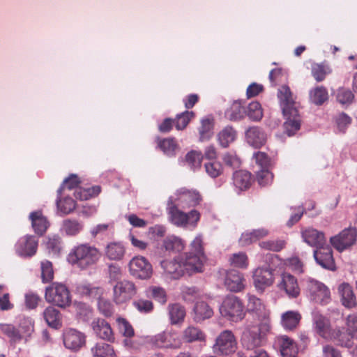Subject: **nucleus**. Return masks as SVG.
Listing matches in <instances>:
<instances>
[{
    "instance_id": "obj_1",
    "label": "nucleus",
    "mask_w": 357,
    "mask_h": 357,
    "mask_svg": "<svg viewBox=\"0 0 357 357\" xmlns=\"http://www.w3.org/2000/svg\"><path fill=\"white\" fill-rule=\"evenodd\" d=\"M247 309L262 317L259 324L248 325L243 333L242 344L247 349L252 350L262 344L264 337L271 329L270 312L259 298L250 294L248 295Z\"/></svg>"
},
{
    "instance_id": "obj_2",
    "label": "nucleus",
    "mask_w": 357,
    "mask_h": 357,
    "mask_svg": "<svg viewBox=\"0 0 357 357\" xmlns=\"http://www.w3.org/2000/svg\"><path fill=\"white\" fill-rule=\"evenodd\" d=\"M278 98L286 119L284 123L285 132L289 136H291L300 129L301 118L289 86H282L278 89Z\"/></svg>"
},
{
    "instance_id": "obj_3",
    "label": "nucleus",
    "mask_w": 357,
    "mask_h": 357,
    "mask_svg": "<svg viewBox=\"0 0 357 357\" xmlns=\"http://www.w3.org/2000/svg\"><path fill=\"white\" fill-rule=\"evenodd\" d=\"M101 253L95 246L82 243L74 247L68 255V261L81 269L95 265L100 259Z\"/></svg>"
},
{
    "instance_id": "obj_4",
    "label": "nucleus",
    "mask_w": 357,
    "mask_h": 357,
    "mask_svg": "<svg viewBox=\"0 0 357 357\" xmlns=\"http://www.w3.org/2000/svg\"><path fill=\"white\" fill-rule=\"evenodd\" d=\"M167 213L169 221L180 227H195L200 219V213L197 210H192L189 213L181 211L174 203L173 197L168 202Z\"/></svg>"
},
{
    "instance_id": "obj_5",
    "label": "nucleus",
    "mask_w": 357,
    "mask_h": 357,
    "mask_svg": "<svg viewBox=\"0 0 357 357\" xmlns=\"http://www.w3.org/2000/svg\"><path fill=\"white\" fill-rule=\"evenodd\" d=\"M186 259L185 266L190 271L201 273L204 269V263L206 261L203 241L201 235L195 237L190 245V251L183 255Z\"/></svg>"
},
{
    "instance_id": "obj_6",
    "label": "nucleus",
    "mask_w": 357,
    "mask_h": 357,
    "mask_svg": "<svg viewBox=\"0 0 357 357\" xmlns=\"http://www.w3.org/2000/svg\"><path fill=\"white\" fill-rule=\"evenodd\" d=\"M220 314L227 320L238 322L245 317V312L242 301L235 296L224 298L219 308Z\"/></svg>"
},
{
    "instance_id": "obj_7",
    "label": "nucleus",
    "mask_w": 357,
    "mask_h": 357,
    "mask_svg": "<svg viewBox=\"0 0 357 357\" xmlns=\"http://www.w3.org/2000/svg\"><path fill=\"white\" fill-rule=\"evenodd\" d=\"M45 298L47 302L59 307L69 306L71 296L67 287L61 283L54 282L46 287Z\"/></svg>"
},
{
    "instance_id": "obj_8",
    "label": "nucleus",
    "mask_w": 357,
    "mask_h": 357,
    "mask_svg": "<svg viewBox=\"0 0 357 357\" xmlns=\"http://www.w3.org/2000/svg\"><path fill=\"white\" fill-rule=\"evenodd\" d=\"M186 259L183 255H179L172 260H162L160 266L164 274L171 279H178L185 273L192 275L196 273L195 271H190L187 268Z\"/></svg>"
},
{
    "instance_id": "obj_9",
    "label": "nucleus",
    "mask_w": 357,
    "mask_h": 357,
    "mask_svg": "<svg viewBox=\"0 0 357 357\" xmlns=\"http://www.w3.org/2000/svg\"><path fill=\"white\" fill-rule=\"evenodd\" d=\"M237 349V341L232 333L229 330L221 332L216 337L213 346V353L217 356H227L235 353Z\"/></svg>"
},
{
    "instance_id": "obj_10",
    "label": "nucleus",
    "mask_w": 357,
    "mask_h": 357,
    "mask_svg": "<svg viewBox=\"0 0 357 357\" xmlns=\"http://www.w3.org/2000/svg\"><path fill=\"white\" fill-rule=\"evenodd\" d=\"M113 301L121 305L130 301L137 292V288L135 283L128 280L118 281L113 286Z\"/></svg>"
},
{
    "instance_id": "obj_11",
    "label": "nucleus",
    "mask_w": 357,
    "mask_h": 357,
    "mask_svg": "<svg viewBox=\"0 0 357 357\" xmlns=\"http://www.w3.org/2000/svg\"><path fill=\"white\" fill-rule=\"evenodd\" d=\"M313 325L316 333L321 337L334 340L337 342V337L340 335L337 328L333 329L330 320L318 312H313Z\"/></svg>"
},
{
    "instance_id": "obj_12",
    "label": "nucleus",
    "mask_w": 357,
    "mask_h": 357,
    "mask_svg": "<svg viewBox=\"0 0 357 357\" xmlns=\"http://www.w3.org/2000/svg\"><path fill=\"white\" fill-rule=\"evenodd\" d=\"M128 267L130 275L139 279H149L153 274L151 264L146 258L142 256H136L132 258Z\"/></svg>"
},
{
    "instance_id": "obj_13",
    "label": "nucleus",
    "mask_w": 357,
    "mask_h": 357,
    "mask_svg": "<svg viewBox=\"0 0 357 357\" xmlns=\"http://www.w3.org/2000/svg\"><path fill=\"white\" fill-rule=\"evenodd\" d=\"M356 230L354 228H347L342 230L337 235L331 237L330 242L337 251L343 252L356 243Z\"/></svg>"
},
{
    "instance_id": "obj_14",
    "label": "nucleus",
    "mask_w": 357,
    "mask_h": 357,
    "mask_svg": "<svg viewBox=\"0 0 357 357\" xmlns=\"http://www.w3.org/2000/svg\"><path fill=\"white\" fill-rule=\"evenodd\" d=\"M253 284L258 291L263 292L274 283L273 269L261 266L252 272Z\"/></svg>"
},
{
    "instance_id": "obj_15",
    "label": "nucleus",
    "mask_w": 357,
    "mask_h": 357,
    "mask_svg": "<svg viewBox=\"0 0 357 357\" xmlns=\"http://www.w3.org/2000/svg\"><path fill=\"white\" fill-rule=\"evenodd\" d=\"M347 331L337 328L340 335L337 337V344L342 347H351L352 339H357V316L355 314L349 315L346 319Z\"/></svg>"
},
{
    "instance_id": "obj_16",
    "label": "nucleus",
    "mask_w": 357,
    "mask_h": 357,
    "mask_svg": "<svg viewBox=\"0 0 357 357\" xmlns=\"http://www.w3.org/2000/svg\"><path fill=\"white\" fill-rule=\"evenodd\" d=\"M64 347L71 351H78L86 344L85 335L74 328H67L63 333Z\"/></svg>"
},
{
    "instance_id": "obj_17",
    "label": "nucleus",
    "mask_w": 357,
    "mask_h": 357,
    "mask_svg": "<svg viewBox=\"0 0 357 357\" xmlns=\"http://www.w3.org/2000/svg\"><path fill=\"white\" fill-rule=\"evenodd\" d=\"M202 200V196L197 190L181 188L176 191L173 202H177L178 206L185 208L199 204Z\"/></svg>"
},
{
    "instance_id": "obj_18",
    "label": "nucleus",
    "mask_w": 357,
    "mask_h": 357,
    "mask_svg": "<svg viewBox=\"0 0 357 357\" xmlns=\"http://www.w3.org/2000/svg\"><path fill=\"white\" fill-rule=\"evenodd\" d=\"M277 287L291 298H297L300 294L301 289L297 279L287 273H283L280 275Z\"/></svg>"
},
{
    "instance_id": "obj_19",
    "label": "nucleus",
    "mask_w": 357,
    "mask_h": 357,
    "mask_svg": "<svg viewBox=\"0 0 357 357\" xmlns=\"http://www.w3.org/2000/svg\"><path fill=\"white\" fill-rule=\"evenodd\" d=\"M307 290L316 303L325 304L330 300L329 289L322 283L313 279L307 280Z\"/></svg>"
},
{
    "instance_id": "obj_20",
    "label": "nucleus",
    "mask_w": 357,
    "mask_h": 357,
    "mask_svg": "<svg viewBox=\"0 0 357 357\" xmlns=\"http://www.w3.org/2000/svg\"><path fill=\"white\" fill-rule=\"evenodd\" d=\"M245 280L243 275L236 270L225 271L224 284L230 291L238 292L244 289Z\"/></svg>"
},
{
    "instance_id": "obj_21",
    "label": "nucleus",
    "mask_w": 357,
    "mask_h": 357,
    "mask_svg": "<svg viewBox=\"0 0 357 357\" xmlns=\"http://www.w3.org/2000/svg\"><path fill=\"white\" fill-rule=\"evenodd\" d=\"M91 326L93 333L99 338L113 342L115 340L114 332L110 324L103 319H96L92 321Z\"/></svg>"
},
{
    "instance_id": "obj_22",
    "label": "nucleus",
    "mask_w": 357,
    "mask_h": 357,
    "mask_svg": "<svg viewBox=\"0 0 357 357\" xmlns=\"http://www.w3.org/2000/svg\"><path fill=\"white\" fill-rule=\"evenodd\" d=\"M38 241L33 236L21 238L15 245L16 252L22 257H31L36 253Z\"/></svg>"
},
{
    "instance_id": "obj_23",
    "label": "nucleus",
    "mask_w": 357,
    "mask_h": 357,
    "mask_svg": "<svg viewBox=\"0 0 357 357\" xmlns=\"http://www.w3.org/2000/svg\"><path fill=\"white\" fill-rule=\"evenodd\" d=\"M156 344L160 347L178 349L182 345V337L176 331L162 333L155 336Z\"/></svg>"
},
{
    "instance_id": "obj_24",
    "label": "nucleus",
    "mask_w": 357,
    "mask_h": 357,
    "mask_svg": "<svg viewBox=\"0 0 357 357\" xmlns=\"http://www.w3.org/2000/svg\"><path fill=\"white\" fill-rule=\"evenodd\" d=\"M301 236L303 241L312 247L319 248L325 245L326 241L324 234L312 227H308L301 231Z\"/></svg>"
},
{
    "instance_id": "obj_25",
    "label": "nucleus",
    "mask_w": 357,
    "mask_h": 357,
    "mask_svg": "<svg viewBox=\"0 0 357 357\" xmlns=\"http://www.w3.org/2000/svg\"><path fill=\"white\" fill-rule=\"evenodd\" d=\"M314 257L321 266L324 268L333 270L335 268L334 259L331 248L328 245H322L314 252Z\"/></svg>"
},
{
    "instance_id": "obj_26",
    "label": "nucleus",
    "mask_w": 357,
    "mask_h": 357,
    "mask_svg": "<svg viewBox=\"0 0 357 357\" xmlns=\"http://www.w3.org/2000/svg\"><path fill=\"white\" fill-rule=\"evenodd\" d=\"M247 142L254 148L259 149L265 145L267 140L266 132L260 128L253 126L245 131Z\"/></svg>"
},
{
    "instance_id": "obj_27",
    "label": "nucleus",
    "mask_w": 357,
    "mask_h": 357,
    "mask_svg": "<svg viewBox=\"0 0 357 357\" xmlns=\"http://www.w3.org/2000/svg\"><path fill=\"white\" fill-rule=\"evenodd\" d=\"M338 294L341 303L345 307L351 309L356 307V297L349 284L347 282L340 284L338 287Z\"/></svg>"
},
{
    "instance_id": "obj_28",
    "label": "nucleus",
    "mask_w": 357,
    "mask_h": 357,
    "mask_svg": "<svg viewBox=\"0 0 357 357\" xmlns=\"http://www.w3.org/2000/svg\"><path fill=\"white\" fill-rule=\"evenodd\" d=\"M182 340L187 343L194 342H205L206 335L198 327L189 326L182 332Z\"/></svg>"
},
{
    "instance_id": "obj_29",
    "label": "nucleus",
    "mask_w": 357,
    "mask_h": 357,
    "mask_svg": "<svg viewBox=\"0 0 357 357\" xmlns=\"http://www.w3.org/2000/svg\"><path fill=\"white\" fill-rule=\"evenodd\" d=\"M193 319L196 322H201L213 315V310L209 305L204 301H198L195 305Z\"/></svg>"
},
{
    "instance_id": "obj_30",
    "label": "nucleus",
    "mask_w": 357,
    "mask_h": 357,
    "mask_svg": "<svg viewBox=\"0 0 357 357\" xmlns=\"http://www.w3.org/2000/svg\"><path fill=\"white\" fill-rule=\"evenodd\" d=\"M252 183V176L247 171L235 172L233 174V184L238 190L248 189Z\"/></svg>"
},
{
    "instance_id": "obj_31",
    "label": "nucleus",
    "mask_w": 357,
    "mask_h": 357,
    "mask_svg": "<svg viewBox=\"0 0 357 357\" xmlns=\"http://www.w3.org/2000/svg\"><path fill=\"white\" fill-rule=\"evenodd\" d=\"M280 347V352L283 357H291L297 354L298 349L293 340L286 335H282L278 338Z\"/></svg>"
},
{
    "instance_id": "obj_32",
    "label": "nucleus",
    "mask_w": 357,
    "mask_h": 357,
    "mask_svg": "<svg viewBox=\"0 0 357 357\" xmlns=\"http://www.w3.org/2000/svg\"><path fill=\"white\" fill-rule=\"evenodd\" d=\"M301 319V315L297 311H287L282 314L281 324L287 331L295 329Z\"/></svg>"
},
{
    "instance_id": "obj_33",
    "label": "nucleus",
    "mask_w": 357,
    "mask_h": 357,
    "mask_svg": "<svg viewBox=\"0 0 357 357\" xmlns=\"http://www.w3.org/2000/svg\"><path fill=\"white\" fill-rule=\"evenodd\" d=\"M185 245L181 238L171 236L164 239L162 248L167 252H179L184 250Z\"/></svg>"
},
{
    "instance_id": "obj_34",
    "label": "nucleus",
    "mask_w": 357,
    "mask_h": 357,
    "mask_svg": "<svg viewBox=\"0 0 357 357\" xmlns=\"http://www.w3.org/2000/svg\"><path fill=\"white\" fill-rule=\"evenodd\" d=\"M105 255L109 260H121L125 255V248L119 243H110L105 249Z\"/></svg>"
},
{
    "instance_id": "obj_35",
    "label": "nucleus",
    "mask_w": 357,
    "mask_h": 357,
    "mask_svg": "<svg viewBox=\"0 0 357 357\" xmlns=\"http://www.w3.org/2000/svg\"><path fill=\"white\" fill-rule=\"evenodd\" d=\"M30 219L35 232L42 235L48 227V222L46 218L40 212L37 211L30 214Z\"/></svg>"
},
{
    "instance_id": "obj_36",
    "label": "nucleus",
    "mask_w": 357,
    "mask_h": 357,
    "mask_svg": "<svg viewBox=\"0 0 357 357\" xmlns=\"http://www.w3.org/2000/svg\"><path fill=\"white\" fill-rule=\"evenodd\" d=\"M236 136V131L231 126H227L218 134V140L221 146L226 148L235 141Z\"/></svg>"
},
{
    "instance_id": "obj_37",
    "label": "nucleus",
    "mask_w": 357,
    "mask_h": 357,
    "mask_svg": "<svg viewBox=\"0 0 357 357\" xmlns=\"http://www.w3.org/2000/svg\"><path fill=\"white\" fill-rule=\"evenodd\" d=\"M91 352L94 357H117L112 347L103 342L96 344Z\"/></svg>"
},
{
    "instance_id": "obj_38",
    "label": "nucleus",
    "mask_w": 357,
    "mask_h": 357,
    "mask_svg": "<svg viewBox=\"0 0 357 357\" xmlns=\"http://www.w3.org/2000/svg\"><path fill=\"white\" fill-rule=\"evenodd\" d=\"M169 319L172 324L182 323L185 317V308L179 304H172L168 306Z\"/></svg>"
},
{
    "instance_id": "obj_39",
    "label": "nucleus",
    "mask_w": 357,
    "mask_h": 357,
    "mask_svg": "<svg viewBox=\"0 0 357 357\" xmlns=\"http://www.w3.org/2000/svg\"><path fill=\"white\" fill-rule=\"evenodd\" d=\"M43 316L50 326L57 328L61 326L59 312L54 307L50 306L47 307L43 312Z\"/></svg>"
},
{
    "instance_id": "obj_40",
    "label": "nucleus",
    "mask_w": 357,
    "mask_h": 357,
    "mask_svg": "<svg viewBox=\"0 0 357 357\" xmlns=\"http://www.w3.org/2000/svg\"><path fill=\"white\" fill-rule=\"evenodd\" d=\"M213 122L208 118L203 119L201 121V126L199 128V141L205 142L209 140L213 135Z\"/></svg>"
},
{
    "instance_id": "obj_41",
    "label": "nucleus",
    "mask_w": 357,
    "mask_h": 357,
    "mask_svg": "<svg viewBox=\"0 0 357 357\" xmlns=\"http://www.w3.org/2000/svg\"><path fill=\"white\" fill-rule=\"evenodd\" d=\"M328 98V91L324 86H317L310 91V101L317 105H322Z\"/></svg>"
},
{
    "instance_id": "obj_42",
    "label": "nucleus",
    "mask_w": 357,
    "mask_h": 357,
    "mask_svg": "<svg viewBox=\"0 0 357 357\" xmlns=\"http://www.w3.org/2000/svg\"><path fill=\"white\" fill-rule=\"evenodd\" d=\"M62 230L66 235L75 236L83 229V225L76 220L67 219L63 220Z\"/></svg>"
},
{
    "instance_id": "obj_43",
    "label": "nucleus",
    "mask_w": 357,
    "mask_h": 357,
    "mask_svg": "<svg viewBox=\"0 0 357 357\" xmlns=\"http://www.w3.org/2000/svg\"><path fill=\"white\" fill-rule=\"evenodd\" d=\"M245 111L240 102L235 101L225 112L226 117L230 121H238L243 118Z\"/></svg>"
},
{
    "instance_id": "obj_44",
    "label": "nucleus",
    "mask_w": 357,
    "mask_h": 357,
    "mask_svg": "<svg viewBox=\"0 0 357 357\" xmlns=\"http://www.w3.org/2000/svg\"><path fill=\"white\" fill-rule=\"evenodd\" d=\"M331 72L330 66L326 64L314 63L312 66V75L317 82L323 81Z\"/></svg>"
},
{
    "instance_id": "obj_45",
    "label": "nucleus",
    "mask_w": 357,
    "mask_h": 357,
    "mask_svg": "<svg viewBox=\"0 0 357 357\" xmlns=\"http://www.w3.org/2000/svg\"><path fill=\"white\" fill-rule=\"evenodd\" d=\"M0 331L10 339L11 343H15L22 340V335L19 331L11 324H0Z\"/></svg>"
},
{
    "instance_id": "obj_46",
    "label": "nucleus",
    "mask_w": 357,
    "mask_h": 357,
    "mask_svg": "<svg viewBox=\"0 0 357 357\" xmlns=\"http://www.w3.org/2000/svg\"><path fill=\"white\" fill-rule=\"evenodd\" d=\"M116 323L119 332L126 337H132L135 335V331L130 322L123 317L116 319Z\"/></svg>"
},
{
    "instance_id": "obj_47",
    "label": "nucleus",
    "mask_w": 357,
    "mask_h": 357,
    "mask_svg": "<svg viewBox=\"0 0 357 357\" xmlns=\"http://www.w3.org/2000/svg\"><path fill=\"white\" fill-rule=\"evenodd\" d=\"M230 264L234 267L245 269L248 266V258L245 253L233 254L229 258Z\"/></svg>"
},
{
    "instance_id": "obj_48",
    "label": "nucleus",
    "mask_w": 357,
    "mask_h": 357,
    "mask_svg": "<svg viewBox=\"0 0 357 357\" xmlns=\"http://www.w3.org/2000/svg\"><path fill=\"white\" fill-rule=\"evenodd\" d=\"M147 295L162 305L167 301L165 289L160 287H149L147 290Z\"/></svg>"
},
{
    "instance_id": "obj_49",
    "label": "nucleus",
    "mask_w": 357,
    "mask_h": 357,
    "mask_svg": "<svg viewBox=\"0 0 357 357\" xmlns=\"http://www.w3.org/2000/svg\"><path fill=\"white\" fill-rule=\"evenodd\" d=\"M247 115L255 121L261 120L263 116L262 109L258 102H252L249 104L247 109Z\"/></svg>"
},
{
    "instance_id": "obj_50",
    "label": "nucleus",
    "mask_w": 357,
    "mask_h": 357,
    "mask_svg": "<svg viewBox=\"0 0 357 357\" xmlns=\"http://www.w3.org/2000/svg\"><path fill=\"white\" fill-rule=\"evenodd\" d=\"M202 154L197 151H191L185 156V162L192 169L198 168L201 166L202 161Z\"/></svg>"
},
{
    "instance_id": "obj_51",
    "label": "nucleus",
    "mask_w": 357,
    "mask_h": 357,
    "mask_svg": "<svg viewBox=\"0 0 357 357\" xmlns=\"http://www.w3.org/2000/svg\"><path fill=\"white\" fill-rule=\"evenodd\" d=\"M158 146L160 149L168 155H174L178 148V146L174 139H164L161 140Z\"/></svg>"
},
{
    "instance_id": "obj_52",
    "label": "nucleus",
    "mask_w": 357,
    "mask_h": 357,
    "mask_svg": "<svg viewBox=\"0 0 357 357\" xmlns=\"http://www.w3.org/2000/svg\"><path fill=\"white\" fill-rule=\"evenodd\" d=\"M58 209L64 214H68L75 208V202L70 197L56 201Z\"/></svg>"
},
{
    "instance_id": "obj_53",
    "label": "nucleus",
    "mask_w": 357,
    "mask_h": 357,
    "mask_svg": "<svg viewBox=\"0 0 357 357\" xmlns=\"http://www.w3.org/2000/svg\"><path fill=\"white\" fill-rule=\"evenodd\" d=\"M206 172L212 178L219 176L223 171V167L220 162L211 161L204 165Z\"/></svg>"
},
{
    "instance_id": "obj_54",
    "label": "nucleus",
    "mask_w": 357,
    "mask_h": 357,
    "mask_svg": "<svg viewBox=\"0 0 357 357\" xmlns=\"http://www.w3.org/2000/svg\"><path fill=\"white\" fill-rule=\"evenodd\" d=\"M41 278L43 282H49L53 280L54 271L50 261L45 260L41 261Z\"/></svg>"
},
{
    "instance_id": "obj_55",
    "label": "nucleus",
    "mask_w": 357,
    "mask_h": 357,
    "mask_svg": "<svg viewBox=\"0 0 357 357\" xmlns=\"http://www.w3.org/2000/svg\"><path fill=\"white\" fill-rule=\"evenodd\" d=\"M193 112L185 111L176 117L175 126L177 130H183L189 123L190 121L194 117Z\"/></svg>"
},
{
    "instance_id": "obj_56",
    "label": "nucleus",
    "mask_w": 357,
    "mask_h": 357,
    "mask_svg": "<svg viewBox=\"0 0 357 357\" xmlns=\"http://www.w3.org/2000/svg\"><path fill=\"white\" fill-rule=\"evenodd\" d=\"M259 246L267 250L279 252L284 248L285 242L283 240L267 241L261 242Z\"/></svg>"
},
{
    "instance_id": "obj_57",
    "label": "nucleus",
    "mask_w": 357,
    "mask_h": 357,
    "mask_svg": "<svg viewBox=\"0 0 357 357\" xmlns=\"http://www.w3.org/2000/svg\"><path fill=\"white\" fill-rule=\"evenodd\" d=\"M354 96L351 90L345 88H340L337 91V100L342 105L350 104L354 100Z\"/></svg>"
},
{
    "instance_id": "obj_58",
    "label": "nucleus",
    "mask_w": 357,
    "mask_h": 357,
    "mask_svg": "<svg viewBox=\"0 0 357 357\" xmlns=\"http://www.w3.org/2000/svg\"><path fill=\"white\" fill-rule=\"evenodd\" d=\"M100 312L105 317H110L114 313V307L111 302L105 298H100L98 302Z\"/></svg>"
},
{
    "instance_id": "obj_59",
    "label": "nucleus",
    "mask_w": 357,
    "mask_h": 357,
    "mask_svg": "<svg viewBox=\"0 0 357 357\" xmlns=\"http://www.w3.org/2000/svg\"><path fill=\"white\" fill-rule=\"evenodd\" d=\"M273 174L268 168L260 169L257 173V179L260 185L269 184L273 180Z\"/></svg>"
},
{
    "instance_id": "obj_60",
    "label": "nucleus",
    "mask_w": 357,
    "mask_h": 357,
    "mask_svg": "<svg viewBox=\"0 0 357 357\" xmlns=\"http://www.w3.org/2000/svg\"><path fill=\"white\" fill-rule=\"evenodd\" d=\"M252 158L255 160L259 169L268 168L270 159L266 153L261 151L256 152L254 153Z\"/></svg>"
},
{
    "instance_id": "obj_61",
    "label": "nucleus",
    "mask_w": 357,
    "mask_h": 357,
    "mask_svg": "<svg viewBox=\"0 0 357 357\" xmlns=\"http://www.w3.org/2000/svg\"><path fill=\"white\" fill-rule=\"evenodd\" d=\"M134 307L142 313H148L152 311L153 305L151 301L139 299L133 302Z\"/></svg>"
},
{
    "instance_id": "obj_62",
    "label": "nucleus",
    "mask_w": 357,
    "mask_h": 357,
    "mask_svg": "<svg viewBox=\"0 0 357 357\" xmlns=\"http://www.w3.org/2000/svg\"><path fill=\"white\" fill-rule=\"evenodd\" d=\"M225 164L232 168H238L241 165V160L235 154L226 153L222 158Z\"/></svg>"
},
{
    "instance_id": "obj_63",
    "label": "nucleus",
    "mask_w": 357,
    "mask_h": 357,
    "mask_svg": "<svg viewBox=\"0 0 357 357\" xmlns=\"http://www.w3.org/2000/svg\"><path fill=\"white\" fill-rule=\"evenodd\" d=\"M79 183V181L77 176L72 175L69 176L63 181L62 187L58 190V194L61 195V190L63 189L67 188L68 190H72L76 188L78 185Z\"/></svg>"
},
{
    "instance_id": "obj_64",
    "label": "nucleus",
    "mask_w": 357,
    "mask_h": 357,
    "mask_svg": "<svg viewBox=\"0 0 357 357\" xmlns=\"http://www.w3.org/2000/svg\"><path fill=\"white\" fill-rule=\"evenodd\" d=\"M336 123L340 131L344 132L345 128L351 123V118L348 115L342 113L337 116Z\"/></svg>"
}]
</instances>
